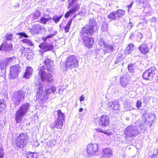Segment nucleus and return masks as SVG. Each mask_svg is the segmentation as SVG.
<instances>
[{
    "label": "nucleus",
    "instance_id": "412c9836",
    "mask_svg": "<svg viewBox=\"0 0 158 158\" xmlns=\"http://www.w3.org/2000/svg\"><path fill=\"white\" fill-rule=\"evenodd\" d=\"M102 158H109L112 156V150L109 148L103 149Z\"/></svg>",
    "mask_w": 158,
    "mask_h": 158
},
{
    "label": "nucleus",
    "instance_id": "bf43d9fd",
    "mask_svg": "<svg viewBox=\"0 0 158 158\" xmlns=\"http://www.w3.org/2000/svg\"><path fill=\"white\" fill-rule=\"evenodd\" d=\"M144 99H146L147 101H148L151 99V97L150 96H146L144 97Z\"/></svg>",
    "mask_w": 158,
    "mask_h": 158
},
{
    "label": "nucleus",
    "instance_id": "cd10ccee",
    "mask_svg": "<svg viewBox=\"0 0 158 158\" xmlns=\"http://www.w3.org/2000/svg\"><path fill=\"white\" fill-rule=\"evenodd\" d=\"M41 14V12L38 10H36L35 11L34 13L30 15V17L31 20H33L38 18L40 16Z\"/></svg>",
    "mask_w": 158,
    "mask_h": 158
},
{
    "label": "nucleus",
    "instance_id": "9d476101",
    "mask_svg": "<svg viewBox=\"0 0 158 158\" xmlns=\"http://www.w3.org/2000/svg\"><path fill=\"white\" fill-rule=\"evenodd\" d=\"M152 122V121H149L144 117H142L141 119L138 120L136 122V124L139 127L141 130L144 131L147 126H151Z\"/></svg>",
    "mask_w": 158,
    "mask_h": 158
},
{
    "label": "nucleus",
    "instance_id": "ea45409f",
    "mask_svg": "<svg viewBox=\"0 0 158 158\" xmlns=\"http://www.w3.org/2000/svg\"><path fill=\"white\" fill-rule=\"evenodd\" d=\"M48 21L45 17H41L40 19V22L43 24H45Z\"/></svg>",
    "mask_w": 158,
    "mask_h": 158
},
{
    "label": "nucleus",
    "instance_id": "3c124183",
    "mask_svg": "<svg viewBox=\"0 0 158 158\" xmlns=\"http://www.w3.org/2000/svg\"><path fill=\"white\" fill-rule=\"evenodd\" d=\"M142 36L143 35L141 33H138L137 35V38H136V39H137V40L139 41H140L142 38Z\"/></svg>",
    "mask_w": 158,
    "mask_h": 158
},
{
    "label": "nucleus",
    "instance_id": "4d7b16f0",
    "mask_svg": "<svg viewBox=\"0 0 158 158\" xmlns=\"http://www.w3.org/2000/svg\"><path fill=\"white\" fill-rule=\"evenodd\" d=\"M158 148L154 150L153 153V155L156 156V155H158Z\"/></svg>",
    "mask_w": 158,
    "mask_h": 158
},
{
    "label": "nucleus",
    "instance_id": "0eeeda50",
    "mask_svg": "<svg viewBox=\"0 0 158 158\" xmlns=\"http://www.w3.org/2000/svg\"><path fill=\"white\" fill-rule=\"evenodd\" d=\"M25 95V92L23 90H20L15 93L13 95L12 99L14 104L18 106L23 101Z\"/></svg>",
    "mask_w": 158,
    "mask_h": 158
},
{
    "label": "nucleus",
    "instance_id": "b1692460",
    "mask_svg": "<svg viewBox=\"0 0 158 158\" xmlns=\"http://www.w3.org/2000/svg\"><path fill=\"white\" fill-rule=\"evenodd\" d=\"M139 49L141 52L143 54H146L149 52V49L147 44H142L139 47Z\"/></svg>",
    "mask_w": 158,
    "mask_h": 158
},
{
    "label": "nucleus",
    "instance_id": "6ab92c4d",
    "mask_svg": "<svg viewBox=\"0 0 158 158\" xmlns=\"http://www.w3.org/2000/svg\"><path fill=\"white\" fill-rule=\"evenodd\" d=\"M114 46V45L106 43L103 48V50L105 53H112L115 50Z\"/></svg>",
    "mask_w": 158,
    "mask_h": 158
},
{
    "label": "nucleus",
    "instance_id": "6e6d98bb",
    "mask_svg": "<svg viewBox=\"0 0 158 158\" xmlns=\"http://www.w3.org/2000/svg\"><path fill=\"white\" fill-rule=\"evenodd\" d=\"M44 16H45V17L46 19L48 21L51 19H52V18H51L50 17V15H44Z\"/></svg>",
    "mask_w": 158,
    "mask_h": 158
},
{
    "label": "nucleus",
    "instance_id": "c756f323",
    "mask_svg": "<svg viewBox=\"0 0 158 158\" xmlns=\"http://www.w3.org/2000/svg\"><path fill=\"white\" fill-rule=\"evenodd\" d=\"M38 155L36 152H29L26 155L27 158H38Z\"/></svg>",
    "mask_w": 158,
    "mask_h": 158
},
{
    "label": "nucleus",
    "instance_id": "5fc2aeb1",
    "mask_svg": "<svg viewBox=\"0 0 158 158\" xmlns=\"http://www.w3.org/2000/svg\"><path fill=\"white\" fill-rule=\"evenodd\" d=\"M30 40H29L28 39H23L21 41L24 43L28 44V43H29V41Z\"/></svg>",
    "mask_w": 158,
    "mask_h": 158
},
{
    "label": "nucleus",
    "instance_id": "774afa93",
    "mask_svg": "<svg viewBox=\"0 0 158 158\" xmlns=\"http://www.w3.org/2000/svg\"><path fill=\"white\" fill-rule=\"evenodd\" d=\"M83 110V109L82 108H81L79 109V111L80 112H82Z\"/></svg>",
    "mask_w": 158,
    "mask_h": 158
},
{
    "label": "nucleus",
    "instance_id": "2eb2a0df",
    "mask_svg": "<svg viewBox=\"0 0 158 158\" xmlns=\"http://www.w3.org/2000/svg\"><path fill=\"white\" fill-rule=\"evenodd\" d=\"M13 45L7 43L5 42L2 44L0 46V51L2 50L6 51L7 54H9L12 53Z\"/></svg>",
    "mask_w": 158,
    "mask_h": 158
},
{
    "label": "nucleus",
    "instance_id": "69168bd1",
    "mask_svg": "<svg viewBox=\"0 0 158 158\" xmlns=\"http://www.w3.org/2000/svg\"><path fill=\"white\" fill-rule=\"evenodd\" d=\"M52 35L51 34L47 35V38H48V39L51 38L53 36H52Z\"/></svg>",
    "mask_w": 158,
    "mask_h": 158
},
{
    "label": "nucleus",
    "instance_id": "f8f14e48",
    "mask_svg": "<svg viewBox=\"0 0 158 158\" xmlns=\"http://www.w3.org/2000/svg\"><path fill=\"white\" fill-rule=\"evenodd\" d=\"M86 149L88 154L89 156L96 155L98 150V144L96 143L89 144L87 145Z\"/></svg>",
    "mask_w": 158,
    "mask_h": 158
},
{
    "label": "nucleus",
    "instance_id": "39448f33",
    "mask_svg": "<svg viewBox=\"0 0 158 158\" xmlns=\"http://www.w3.org/2000/svg\"><path fill=\"white\" fill-rule=\"evenodd\" d=\"M65 65L66 67L65 71L67 70V68L72 69L77 68L78 66L77 57L74 55L69 56L66 59Z\"/></svg>",
    "mask_w": 158,
    "mask_h": 158
},
{
    "label": "nucleus",
    "instance_id": "f257e3e1",
    "mask_svg": "<svg viewBox=\"0 0 158 158\" xmlns=\"http://www.w3.org/2000/svg\"><path fill=\"white\" fill-rule=\"evenodd\" d=\"M42 86V83L40 82L38 85H36L35 87L37 93L34 98L35 100L39 103H42L48 100L49 94H54L56 89V87H46V90L43 92Z\"/></svg>",
    "mask_w": 158,
    "mask_h": 158
},
{
    "label": "nucleus",
    "instance_id": "0e129e2a",
    "mask_svg": "<svg viewBox=\"0 0 158 158\" xmlns=\"http://www.w3.org/2000/svg\"><path fill=\"white\" fill-rule=\"evenodd\" d=\"M42 39L44 41H46L47 39H48V38H47V37H42Z\"/></svg>",
    "mask_w": 158,
    "mask_h": 158
},
{
    "label": "nucleus",
    "instance_id": "052dcab7",
    "mask_svg": "<svg viewBox=\"0 0 158 158\" xmlns=\"http://www.w3.org/2000/svg\"><path fill=\"white\" fill-rule=\"evenodd\" d=\"M53 31L52 33H51V34L52 35V36H53L56 34L57 32L56 31Z\"/></svg>",
    "mask_w": 158,
    "mask_h": 158
},
{
    "label": "nucleus",
    "instance_id": "09e8293b",
    "mask_svg": "<svg viewBox=\"0 0 158 158\" xmlns=\"http://www.w3.org/2000/svg\"><path fill=\"white\" fill-rule=\"evenodd\" d=\"M72 11L70 10L67 12L64 15V17L66 18H68L72 14Z\"/></svg>",
    "mask_w": 158,
    "mask_h": 158
},
{
    "label": "nucleus",
    "instance_id": "58836bf2",
    "mask_svg": "<svg viewBox=\"0 0 158 158\" xmlns=\"http://www.w3.org/2000/svg\"><path fill=\"white\" fill-rule=\"evenodd\" d=\"M77 0H68L69 4L68 8H70L76 2Z\"/></svg>",
    "mask_w": 158,
    "mask_h": 158
},
{
    "label": "nucleus",
    "instance_id": "a19ab883",
    "mask_svg": "<svg viewBox=\"0 0 158 158\" xmlns=\"http://www.w3.org/2000/svg\"><path fill=\"white\" fill-rule=\"evenodd\" d=\"M91 25L92 27H93L94 26L97 27L96 22L95 20L93 19H90L89 20V25Z\"/></svg>",
    "mask_w": 158,
    "mask_h": 158
},
{
    "label": "nucleus",
    "instance_id": "4c0bfd02",
    "mask_svg": "<svg viewBox=\"0 0 158 158\" xmlns=\"http://www.w3.org/2000/svg\"><path fill=\"white\" fill-rule=\"evenodd\" d=\"M17 35H19L20 36L19 39H21V38H28V36L24 32H20L17 33L16 34Z\"/></svg>",
    "mask_w": 158,
    "mask_h": 158
},
{
    "label": "nucleus",
    "instance_id": "37998d69",
    "mask_svg": "<svg viewBox=\"0 0 158 158\" xmlns=\"http://www.w3.org/2000/svg\"><path fill=\"white\" fill-rule=\"evenodd\" d=\"M4 150L3 148H0V158H3L4 156Z\"/></svg>",
    "mask_w": 158,
    "mask_h": 158
},
{
    "label": "nucleus",
    "instance_id": "49530a36",
    "mask_svg": "<svg viewBox=\"0 0 158 158\" xmlns=\"http://www.w3.org/2000/svg\"><path fill=\"white\" fill-rule=\"evenodd\" d=\"M122 60V58L121 56H118L117 58L115 61V64H118L119 62H121Z\"/></svg>",
    "mask_w": 158,
    "mask_h": 158
},
{
    "label": "nucleus",
    "instance_id": "f3484780",
    "mask_svg": "<svg viewBox=\"0 0 158 158\" xmlns=\"http://www.w3.org/2000/svg\"><path fill=\"white\" fill-rule=\"evenodd\" d=\"M148 0H139V4H142L144 8V11L145 13H148L150 10L149 5L148 4Z\"/></svg>",
    "mask_w": 158,
    "mask_h": 158
},
{
    "label": "nucleus",
    "instance_id": "e433bc0d",
    "mask_svg": "<svg viewBox=\"0 0 158 158\" xmlns=\"http://www.w3.org/2000/svg\"><path fill=\"white\" fill-rule=\"evenodd\" d=\"M5 37L6 40L10 41L13 39V37L12 34L11 33H8L6 34Z\"/></svg>",
    "mask_w": 158,
    "mask_h": 158
},
{
    "label": "nucleus",
    "instance_id": "13d9d810",
    "mask_svg": "<svg viewBox=\"0 0 158 158\" xmlns=\"http://www.w3.org/2000/svg\"><path fill=\"white\" fill-rule=\"evenodd\" d=\"M128 27H129V29H130L133 27V24L131 22H130L129 23V24L127 26Z\"/></svg>",
    "mask_w": 158,
    "mask_h": 158
},
{
    "label": "nucleus",
    "instance_id": "a878e982",
    "mask_svg": "<svg viewBox=\"0 0 158 158\" xmlns=\"http://www.w3.org/2000/svg\"><path fill=\"white\" fill-rule=\"evenodd\" d=\"M63 121L59 120L57 119L53 123V126L51 127L53 128L54 127L57 128L61 129L63 125Z\"/></svg>",
    "mask_w": 158,
    "mask_h": 158
},
{
    "label": "nucleus",
    "instance_id": "6e6552de",
    "mask_svg": "<svg viewBox=\"0 0 158 158\" xmlns=\"http://www.w3.org/2000/svg\"><path fill=\"white\" fill-rule=\"evenodd\" d=\"M139 133L137 127L135 126H129L127 127L124 131L125 135L130 137H134Z\"/></svg>",
    "mask_w": 158,
    "mask_h": 158
},
{
    "label": "nucleus",
    "instance_id": "f03ea898",
    "mask_svg": "<svg viewBox=\"0 0 158 158\" xmlns=\"http://www.w3.org/2000/svg\"><path fill=\"white\" fill-rule=\"evenodd\" d=\"M30 105L28 103L22 104L18 108L15 114V120L17 123H19L22 121L23 117L29 110Z\"/></svg>",
    "mask_w": 158,
    "mask_h": 158
},
{
    "label": "nucleus",
    "instance_id": "338daca9",
    "mask_svg": "<svg viewBox=\"0 0 158 158\" xmlns=\"http://www.w3.org/2000/svg\"><path fill=\"white\" fill-rule=\"evenodd\" d=\"M132 5V3H131L130 5L128 6V11L129 10V9L130 8H131Z\"/></svg>",
    "mask_w": 158,
    "mask_h": 158
},
{
    "label": "nucleus",
    "instance_id": "f704fd0d",
    "mask_svg": "<svg viewBox=\"0 0 158 158\" xmlns=\"http://www.w3.org/2000/svg\"><path fill=\"white\" fill-rule=\"evenodd\" d=\"M72 20L73 19H70L66 25L64 27V29L66 32H69V29L70 28V26L71 24Z\"/></svg>",
    "mask_w": 158,
    "mask_h": 158
},
{
    "label": "nucleus",
    "instance_id": "20e7f679",
    "mask_svg": "<svg viewBox=\"0 0 158 158\" xmlns=\"http://www.w3.org/2000/svg\"><path fill=\"white\" fill-rule=\"evenodd\" d=\"M29 137L25 133H22L19 134L16 139V144L19 148H23L28 143Z\"/></svg>",
    "mask_w": 158,
    "mask_h": 158
},
{
    "label": "nucleus",
    "instance_id": "7c9ffc66",
    "mask_svg": "<svg viewBox=\"0 0 158 158\" xmlns=\"http://www.w3.org/2000/svg\"><path fill=\"white\" fill-rule=\"evenodd\" d=\"M115 12L118 19L124 16L125 13L124 10L120 9H119L115 11Z\"/></svg>",
    "mask_w": 158,
    "mask_h": 158
},
{
    "label": "nucleus",
    "instance_id": "e2e57ef3",
    "mask_svg": "<svg viewBox=\"0 0 158 158\" xmlns=\"http://www.w3.org/2000/svg\"><path fill=\"white\" fill-rule=\"evenodd\" d=\"M27 44H28L29 45L31 46H33L34 45V44L33 43L32 41L31 40L29 41V43H28Z\"/></svg>",
    "mask_w": 158,
    "mask_h": 158
},
{
    "label": "nucleus",
    "instance_id": "72a5a7b5",
    "mask_svg": "<svg viewBox=\"0 0 158 158\" xmlns=\"http://www.w3.org/2000/svg\"><path fill=\"white\" fill-rule=\"evenodd\" d=\"M80 8L79 5L78 3H76L74 6L70 9L72 11V14H74Z\"/></svg>",
    "mask_w": 158,
    "mask_h": 158
},
{
    "label": "nucleus",
    "instance_id": "dca6fc26",
    "mask_svg": "<svg viewBox=\"0 0 158 158\" xmlns=\"http://www.w3.org/2000/svg\"><path fill=\"white\" fill-rule=\"evenodd\" d=\"M83 40L85 45L88 47H91L94 44V39L89 38L88 36H80Z\"/></svg>",
    "mask_w": 158,
    "mask_h": 158
},
{
    "label": "nucleus",
    "instance_id": "4468645a",
    "mask_svg": "<svg viewBox=\"0 0 158 158\" xmlns=\"http://www.w3.org/2000/svg\"><path fill=\"white\" fill-rule=\"evenodd\" d=\"M110 122L109 117L107 115H102L99 118L98 124L102 127L108 126Z\"/></svg>",
    "mask_w": 158,
    "mask_h": 158
},
{
    "label": "nucleus",
    "instance_id": "a211bd4d",
    "mask_svg": "<svg viewBox=\"0 0 158 158\" xmlns=\"http://www.w3.org/2000/svg\"><path fill=\"white\" fill-rule=\"evenodd\" d=\"M53 61L50 60L48 59H46L44 61V64L46 66V69L47 71L49 72H52L53 70L52 69V64Z\"/></svg>",
    "mask_w": 158,
    "mask_h": 158
},
{
    "label": "nucleus",
    "instance_id": "864d4df0",
    "mask_svg": "<svg viewBox=\"0 0 158 158\" xmlns=\"http://www.w3.org/2000/svg\"><path fill=\"white\" fill-rule=\"evenodd\" d=\"M39 145V143L36 141H34L33 143V146L35 147H38Z\"/></svg>",
    "mask_w": 158,
    "mask_h": 158
},
{
    "label": "nucleus",
    "instance_id": "8fccbe9b",
    "mask_svg": "<svg viewBox=\"0 0 158 158\" xmlns=\"http://www.w3.org/2000/svg\"><path fill=\"white\" fill-rule=\"evenodd\" d=\"M95 130L99 132L103 133L105 134H107V132L106 131H103L102 129L100 128H97L95 129Z\"/></svg>",
    "mask_w": 158,
    "mask_h": 158
},
{
    "label": "nucleus",
    "instance_id": "c9c22d12",
    "mask_svg": "<svg viewBox=\"0 0 158 158\" xmlns=\"http://www.w3.org/2000/svg\"><path fill=\"white\" fill-rule=\"evenodd\" d=\"M63 15H59L58 16H54L52 19L55 23H57L60 20L61 18L62 17Z\"/></svg>",
    "mask_w": 158,
    "mask_h": 158
},
{
    "label": "nucleus",
    "instance_id": "aec40b11",
    "mask_svg": "<svg viewBox=\"0 0 158 158\" xmlns=\"http://www.w3.org/2000/svg\"><path fill=\"white\" fill-rule=\"evenodd\" d=\"M108 107L111 110H117L120 106L118 102L117 101L112 102H109L108 104Z\"/></svg>",
    "mask_w": 158,
    "mask_h": 158
},
{
    "label": "nucleus",
    "instance_id": "79ce46f5",
    "mask_svg": "<svg viewBox=\"0 0 158 158\" xmlns=\"http://www.w3.org/2000/svg\"><path fill=\"white\" fill-rule=\"evenodd\" d=\"M33 57V53L32 52H29L27 53V59L28 60H31Z\"/></svg>",
    "mask_w": 158,
    "mask_h": 158
},
{
    "label": "nucleus",
    "instance_id": "c03bdc74",
    "mask_svg": "<svg viewBox=\"0 0 158 158\" xmlns=\"http://www.w3.org/2000/svg\"><path fill=\"white\" fill-rule=\"evenodd\" d=\"M142 106V102L140 100H138L136 103V106L137 108L139 109Z\"/></svg>",
    "mask_w": 158,
    "mask_h": 158
},
{
    "label": "nucleus",
    "instance_id": "680f3d73",
    "mask_svg": "<svg viewBox=\"0 0 158 158\" xmlns=\"http://www.w3.org/2000/svg\"><path fill=\"white\" fill-rule=\"evenodd\" d=\"M79 100H80V101H81H81L84 100V97L83 96V95H82L80 97V98H79Z\"/></svg>",
    "mask_w": 158,
    "mask_h": 158
},
{
    "label": "nucleus",
    "instance_id": "5701e85b",
    "mask_svg": "<svg viewBox=\"0 0 158 158\" xmlns=\"http://www.w3.org/2000/svg\"><path fill=\"white\" fill-rule=\"evenodd\" d=\"M43 29L45 30L46 28L40 24H37L33 27L32 29V31L34 33L38 34L39 33L40 31Z\"/></svg>",
    "mask_w": 158,
    "mask_h": 158
},
{
    "label": "nucleus",
    "instance_id": "393cba45",
    "mask_svg": "<svg viewBox=\"0 0 158 158\" xmlns=\"http://www.w3.org/2000/svg\"><path fill=\"white\" fill-rule=\"evenodd\" d=\"M33 71V69L31 67L29 66L27 67L24 75V77L26 78H29L32 74Z\"/></svg>",
    "mask_w": 158,
    "mask_h": 158
},
{
    "label": "nucleus",
    "instance_id": "423d86ee",
    "mask_svg": "<svg viewBox=\"0 0 158 158\" xmlns=\"http://www.w3.org/2000/svg\"><path fill=\"white\" fill-rule=\"evenodd\" d=\"M97 29V27L87 25L84 26L80 33V36H88L92 35L94 32Z\"/></svg>",
    "mask_w": 158,
    "mask_h": 158
},
{
    "label": "nucleus",
    "instance_id": "ddd939ff",
    "mask_svg": "<svg viewBox=\"0 0 158 158\" xmlns=\"http://www.w3.org/2000/svg\"><path fill=\"white\" fill-rule=\"evenodd\" d=\"M39 48L42 50L43 52L51 51L53 49V44L52 43L44 42L39 45Z\"/></svg>",
    "mask_w": 158,
    "mask_h": 158
},
{
    "label": "nucleus",
    "instance_id": "7ed1b4c3",
    "mask_svg": "<svg viewBox=\"0 0 158 158\" xmlns=\"http://www.w3.org/2000/svg\"><path fill=\"white\" fill-rule=\"evenodd\" d=\"M39 75L40 76L42 83L44 85V83H47L48 81H50L52 80V74L51 73L52 72H49L47 71L48 73L46 72V70L44 66L41 67L39 69Z\"/></svg>",
    "mask_w": 158,
    "mask_h": 158
},
{
    "label": "nucleus",
    "instance_id": "2f4dec72",
    "mask_svg": "<svg viewBox=\"0 0 158 158\" xmlns=\"http://www.w3.org/2000/svg\"><path fill=\"white\" fill-rule=\"evenodd\" d=\"M107 18L108 19H110V21L118 19L115 11L111 12L108 15Z\"/></svg>",
    "mask_w": 158,
    "mask_h": 158
},
{
    "label": "nucleus",
    "instance_id": "a18cd8bd",
    "mask_svg": "<svg viewBox=\"0 0 158 158\" xmlns=\"http://www.w3.org/2000/svg\"><path fill=\"white\" fill-rule=\"evenodd\" d=\"M128 69L130 72H133L134 69L133 65L132 64H129V65L128 66Z\"/></svg>",
    "mask_w": 158,
    "mask_h": 158
},
{
    "label": "nucleus",
    "instance_id": "603ef678",
    "mask_svg": "<svg viewBox=\"0 0 158 158\" xmlns=\"http://www.w3.org/2000/svg\"><path fill=\"white\" fill-rule=\"evenodd\" d=\"M102 30L104 31H106L107 30V24L103 25Z\"/></svg>",
    "mask_w": 158,
    "mask_h": 158
},
{
    "label": "nucleus",
    "instance_id": "de8ad7c7",
    "mask_svg": "<svg viewBox=\"0 0 158 158\" xmlns=\"http://www.w3.org/2000/svg\"><path fill=\"white\" fill-rule=\"evenodd\" d=\"M106 43H105L104 40L102 39L99 40L98 42V44L101 46H105Z\"/></svg>",
    "mask_w": 158,
    "mask_h": 158
},
{
    "label": "nucleus",
    "instance_id": "473e14b6",
    "mask_svg": "<svg viewBox=\"0 0 158 158\" xmlns=\"http://www.w3.org/2000/svg\"><path fill=\"white\" fill-rule=\"evenodd\" d=\"M58 118L57 119L64 121V120L65 116L64 114L61 112L60 110L57 111Z\"/></svg>",
    "mask_w": 158,
    "mask_h": 158
},
{
    "label": "nucleus",
    "instance_id": "c85d7f7f",
    "mask_svg": "<svg viewBox=\"0 0 158 158\" xmlns=\"http://www.w3.org/2000/svg\"><path fill=\"white\" fill-rule=\"evenodd\" d=\"M134 47V45L133 44H130L125 50V54H130L131 52L133 51Z\"/></svg>",
    "mask_w": 158,
    "mask_h": 158
},
{
    "label": "nucleus",
    "instance_id": "1a4fd4ad",
    "mask_svg": "<svg viewBox=\"0 0 158 158\" xmlns=\"http://www.w3.org/2000/svg\"><path fill=\"white\" fill-rule=\"evenodd\" d=\"M21 68L19 64L10 67L9 79L11 80L17 78L19 73L21 72Z\"/></svg>",
    "mask_w": 158,
    "mask_h": 158
},
{
    "label": "nucleus",
    "instance_id": "bb28decb",
    "mask_svg": "<svg viewBox=\"0 0 158 158\" xmlns=\"http://www.w3.org/2000/svg\"><path fill=\"white\" fill-rule=\"evenodd\" d=\"M9 59H6L2 60H0V67L1 69H6V66L8 64L9 61L10 60Z\"/></svg>",
    "mask_w": 158,
    "mask_h": 158
},
{
    "label": "nucleus",
    "instance_id": "4be33fe9",
    "mask_svg": "<svg viewBox=\"0 0 158 158\" xmlns=\"http://www.w3.org/2000/svg\"><path fill=\"white\" fill-rule=\"evenodd\" d=\"M130 82V80L126 77L123 76H121L120 79V83L121 86L124 88L128 85Z\"/></svg>",
    "mask_w": 158,
    "mask_h": 158
},
{
    "label": "nucleus",
    "instance_id": "9b49d317",
    "mask_svg": "<svg viewBox=\"0 0 158 158\" xmlns=\"http://www.w3.org/2000/svg\"><path fill=\"white\" fill-rule=\"evenodd\" d=\"M157 71L155 67H152L144 72L142 75L143 78L146 80H151L156 74Z\"/></svg>",
    "mask_w": 158,
    "mask_h": 158
}]
</instances>
